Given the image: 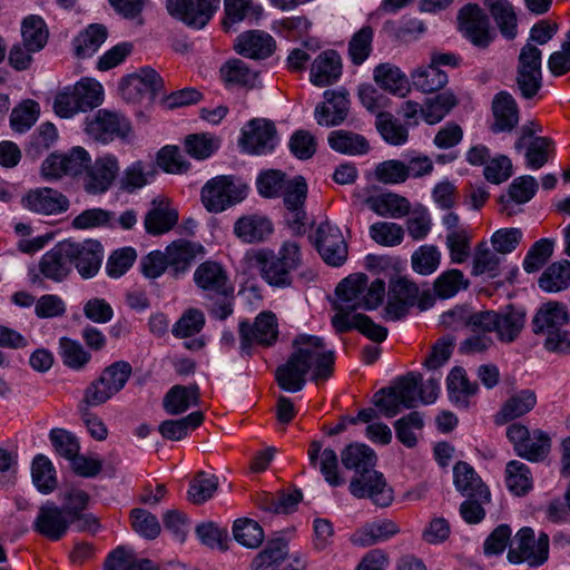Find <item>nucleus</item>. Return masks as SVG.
I'll list each match as a JSON object with an SVG mask.
<instances>
[{"label": "nucleus", "mask_w": 570, "mask_h": 570, "mask_svg": "<svg viewBox=\"0 0 570 570\" xmlns=\"http://www.w3.org/2000/svg\"><path fill=\"white\" fill-rule=\"evenodd\" d=\"M334 361V352L326 348L323 338L301 334L293 341V352L286 363L276 368V382L285 391L298 392L304 387L308 372L315 382L327 380L333 373Z\"/></svg>", "instance_id": "f257e3e1"}, {"label": "nucleus", "mask_w": 570, "mask_h": 570, "mask_svg": "<svg viewBox=\"0 0 570 570\" xmlns=\"http://www.w3.org/2000/svg\"><path fill=\"white\" fill-rule=\"evenodd\" d=\"M335 292L337 296L334 303L335 309L344 312L373 309L383 301L385 283L382 279H375L368 286L365 274H352L337 285Z\"/></svg>", "instance_id": "f03ea898"}, {"label": "nucleus", "mask_w": 570, "mask_h": 570, "mask_svg": "<svg viewBox=\"0 0 570 570\" xmlns=\"http://www.w3.org/2000/svg\"><path fill=\"white\" fill-rule=\"evenodd\" d=\"M262 278L271 286L288 287L293 283L292 273L302 265L301 247L296 242L286 240L277 254L261 250L256 255Z\"/></svg>", "instance_id": "7ed1b4c3"}, {"label": "nucleus", "mask_w": 570, "mask_h": 570, "mask_svg": "<svg viewBox=\"0 0 570 570\" xmlns=\"http://www.w3.org/2000/svg\"><path fill=\"white\" fill-rule=\"evenodd\" d=\"M247 186L238 183L233 176H216L202 188L200 198L209 213H222L243 202L247 196Z\"/></svg>", "instance_id": "20e7f679"}, {"label": "nucleus", "mask_w": 570, "mask_h": 570, "mask_svg": "<svg viewBox=\"0 0 570 570\" xmlns=\"http://www.w3.org/2000/svg\"><path fill=\"white\" fill-rule=\"evenodd\" d=\"M101 95L99 83L80 81L57 94L53 110L61 118H70L98 106L101 102Z\"/></svg>", "instance_id": "39448f33"}, {"label": "nucleus", "mask_w": 570, "mask_h": 570, "mask_svg": "<svg viewBox=\"0 0 570 570\" xmlns=\"http://www.w3.org/2000/svg\"><path fill=\"white\" fill-rule=\"evenodd\" d=\"M549 535L541 532L535 539L533 529L524 527L520 529L510 547L507 558L511 563H527L538 568L549 558Z\"/></svg>", "instance_id": "423d86ee"}, {"label": "nucleus", "mask_w": 570, "mask_h": 570, "mask_svg": "<svg viewBox=\"0 0 570 570\" xmlns=\"http://www.w3.org/2000/svg\"><path fill=\"white\" fill-rule=\"evenodd\" d=\"M132 368L128 362L118 361L107 366L100 376L85 390L86 402L101 405L120 392L131 375Z\"/></svg>", "instance_id": "0eeeda50"}, {"label": "nucleus", "mask_w": 570, "mask_h": 570, "mask_svg": "<svg viewBox=\"0 0 570 570\" xmlns=\"http://www.w3.org/2000/svg\"><path fill=\"white\" fill-rule=\"evenodd\" d=\"M514 452L531 462L542 461L551 448L550 436L542 430H530L522 423H511L505 431Z\"/></svg>", "instance_id": "6e6552de"}, {"label": "nucleus", "mask_w": 570, "mask_h": 570, "mask_svg": "<svg viewBox=\"0 0 570 570\" xmlns=\"http://www.w3.org/2000/svg\"><path fill=\"white\" fill-rule=\"evenodd\" d=\"M517 85L525 99L533 98L541 88V50L531 42L525 43L520 50Z\"/></svg>", "instance_id": "1a4fd4ad"}, {"label": "nucleus", "mask_w": 570, "mask_h": 570, "mask_svg": "<svg viewBox=\"0 0 570 570\" xmlns=\"http://www.w3.org/2000/svg\"><path fill=\"white\" fill-rule=\"evenodd\" d=\"M348 490L357 499H370L375 505L385 508L393 501V490L384 475L375 469L354 474Z\"/></svg>", "instance_id": "9d476101"}, {"label": "nucleus", "mask_w": 570, "mask_h": 570, "mask_svg": "<svg viewBox=\"0 0 570 570\" xmlns=\"http://www.w3.org/2000/svg\"><path fill=\"white\" fill-rule=\"evenodd\" d=\"M313 243L322 259L331 266H341L348 254L347 244L341 229L328 220L322 222L314 235Z\"/></svg>", "instance_id": "9b49d317"}, {"label": "nucleus", "mask_w": 570, "mask_h": 570, "mask_svg": "<svg viewBox=\"0 0 570 570\" xmlns=\"http://www.w3.org/2000/svg\"><path fill=\"white\" fill-rule=\"evenodd\" d=\"M277 140L274 122L264 118H255L243 127L239 146L248 154L266 155L274 150Z\"/></svg>", "instance_id": "f8f14e48"}, {"label": "nucleus", "mask_w": 570, "mask_h": 570, "mask_svg": "<svg viewBox=\"0 0 570 570\" xmlns=\"http://www.w3.org/2000/svg\"><path fill=\"white\" fill-rule=\"evenodd\" d=\"M459 27L464 37L475 47L484 49L493 40L489 17L474 3L464 6L458 14Z\"/></svg>", "instance_id": "ddd939ff"}, {"label": "nucleus", "mask_w": 570, "mask_h": 570, "mask_svg": "<svg viewBox=\"0 0 570 570\" xmlns=\"http://www.w3.org/2000/svg\"><path fill=\"white\" fill-rule=\"evenodd\" d=\"M194 282L209 298H226L234 293L227 271L214 261H206L197 266L194 272Z\"/></svg>", "instance_id": "4468645a"}, {"label": "nucleus", "mask_w": 570, "mask_h": 570, "mask_svg": "<svg viewBox=\"0 0 570 570\" xmlns=\"http://www.w3.org/2000/svg\"><path fill=\"white\" fill-rule=\"evenodd\" d=\"M164 88L160 76L151 68H142L138 72L124 78L119 85L121 96L128 101L153 100Z\"/></svg>", "instance_id": "2eb2a0df"}, {"label": "nucleus", "mask_w": 570, "mask_h": 570, "mask_svg": "<svg viewBox=\"0 0 570 570\" xmlns=\"http://www.w3.org/2000/svg\"><path fill=\"white\" fill-rule=\"evenodd\" d=\"M86 131L95 140L108 142L115 138L127 139L131 132V126L119 114L100 109L92 119L87 121Z\"/></svg>", "instance_id": "dca6fc26"}, {"label": "nucleus", "mask_w": 570, "mask_h": 570, "mask_svg": "<svg viewBox=\"0 0 570 570\" xmlns=\"http://www.w3.org/2000/svg\"><path fill=\"white\" fill-rule=\"evenodd\" d=\"M70 525L71 519L63 508L50 501L39 508L38 514L32 523L33 530L50 541L62 539Z\"/></svg>", "instance_id": "f3484780"}, {"label": "nucleus", "mask_w": 570, "mask_h": 570, "mask_svg": "<svg viewBox=\"0 0 570 570\" xmlns=\"http://www.w3.org/2000/svg\"><path fill=\"white\" fill-rule=\"evenodd\" d=\"M348 96V91L344 88L324 91V101L315 107L316 122L323 127H336L343 124L350 114Z\"/></svg>", "instance_id": "a211bd4d"}, {"label": "nucleus", "mask_w": 570, "mask_h": 570, "mask_svg": "<svg viewBox=\"0 0 570 570\" xmlns=\"http://www.w3.org/2000/svg\"><path fill=\"white\" fill-rule=\"evenodd\" d=\"M219 0H167L168 12L186 24L203 28L217 9Z\"/></svg>", "instance_id": "6ab92c4d"}, {"label": "nucleus", "mask_w": 570, "mask_h": 570, "mask_svg": "<svg viewBox=\"0 0 570 570\" xmlns=\"http://www.w3.org/2000/svg\"><path fill=\"white\" fill-rule=\"evenodd\" d=\"M119 171L116 157L107 155L99 157L86 167L82 179L83 189L91 195L106 193L112 185Z\"/></svg>", "instance_id": "aec40b11"}, {"label": "nucleus", "mask_w": 570, "mask_h": 570, "mask_svg": "<svg viewBox=\"0 0 570 570\" xmlns=\"http://www.w3.org/2000/svg\"><path fill=\"white\" fill-rule=\"evenodd\" d=\"M71 257L70 242H60L42 255L39 272L45 278L60 283L72 273Z\"/></svg>", "instance_id": "412c9836"}, {"label": "nucleus", "mask_w": 570, "mask_h": 570, "mask_svg": "<svg viewBox=\"0 0 570 570\" xmlns=\"http://www.w3.org/2000/svg\"><path fill=\"white\" fill-rule=\"evenodd\" d=\"M239 334L243 350L247 348L252 343L271 346L278 336L276 316L271 312H263L255 318L253 325L242 322L239 324Z\"/></svg>", "instance_id": "4be33fe9"}, {"label": "nucleus", "mask_w": 570, "mask_h": 570, "mask_svg": "<svg viewBox=\"0 0 570 570\" xmlns=\"http://www.w3.org/2000/svg\"><path fill=\"white\" fill-rule=\"evenodd\" d=\"M27 209L41 215H57L68 210V198L57 189L49 187L31 189L22 198Z\"/></svg>", "instance_id": "5701e85b"}, {"label": "nucleus", "mask_w": 570, "mask_h": 570, "mask_svg": "<svg viewBox=\"0 0 570 570\" xmlns=\"http://www.w3.org/2000/svg\"><path fill=\"white\" fill-rule=\"evenodd\" d=\"M72 268L76 267L82 278L94 277L102 262V248L96 240L70 242Z\"/></svg>", "instance_id": "b1692460"}, {"label": "nucleus", "mask_w": 570, "mask_h": 570, "mask_svg": "<svg viewBox=\"0 0 570 570\" xmlns=\"http://www.w3.org/2000/svg\"><path fill=\"white\" fill-rule=\"evenodd\" d=\"M178 222V212L166 197L151 202V207L145 216V228L148 234L161 235L174 228Z\"/></svg>", "instance_id": "393cba45"}, {"label": "nucleus", "mask_w": 570, "mask_h": 570, "mask_svg": "<svg viewBox=\"0 0 570 570\" xmlns=\"http://www.w3.org/2000/svg\"><path fill=\"white\" fill-rule=\"evenodd\" d=\"M273 230L272 220L266 215L258 213L243 215L234 224L235 236L247 244L265 240Z\"/></svg>", "instance_id": "a878e982"}, {"label": "nucleus", "mask_w": 570, "mask_h": 570, "mask_svg": "<svg viewBox=\"0 0 570 570\" xmlns=\"http://www.w3.org/2000/svg\"><path fill=\"white\" fill-rule=\"evenodd\" d=\"M569 318L567 306L560 302H548L535 313L532 320L534 334L550 337L567 324Z\"/></svg>", "instance_id": "bb28decb"}, {"label": "nucleus", "mask_w": 570, "mask_h": 570, "mask_svg": "<svg viewBox=\"0 0 570 570\" xmlns=\"http://www.w3.org/2000/svg\"><path fill=\"white\" fill-rule=\"evenodd\" d=\"M342 76V60L334 50L321 52L312 62L309 80L316 87L335 83Z\"/></svg>", "instance_id": "cd10ccee"}, {"label": "nucleus", "mask_w": 570, "mask_h": 570, "mask_svg": "<svg viewBox=\"0 0 570 570\" xmlns=\"http://www.w3.org/2000/svg\"><path fill=\"white\" fill-rule=\"evenodd\" d=\"M276 48L274 38L262 30H250L240 33L235 43V50L252 59H265L269 57Z\"/></svg>", "instance_id": "c85d7f7f"}, {"label": "nucleus", "mask_w": 570, "mask_h": 570, "mask_svg": "<svg viewBox=\"0 0 570 570\" xmlns=\"http://www.w3.org/2000/svg\"><path fill=\"white\" fill-rule=\"evenodd\" d=\"M309 464L318 469L325 481L332 487H340L344 483L338 474V459L334 450L327 448L322 450L320 441H312L307 451Z\"/></svg>", "instance_id": "c756f323"}, {"label": "nucleus", "mask_w": 570, "mask_h": 570, "mask_svg": "<svg viewBox=\"0 0 570 570\" xmlns=\"http://www.w3.org/2000/svg\"><path fill=\"white\" fill-rule=\"evenodd\" d=\"M203 247L185 239H178L169 244L165 249L168 268L175 277L184 274L191 265Z\"/></svg>", "instance_id": "7c9ffc66"}, {"label": "nucleus", "mask_w": 570, "mask_h": 570, "mask_svg": "<svg viewBox=\"0 0 570 570\" xmlns=\"http://www.w3.org/2000/svg\"><path fill=\"white\" fill-rule=\"evenodd\" d=\"M453 475L455 488L463 495L490 501V491L470 464L458 462L453 468Z\"/></svg>", "instance_id": "2f4dec72"}, {"label": "nucleus", "mask_w": 570, "mask_h": 570, "mask_svg": "<svg viewBox=\"0 0 570 570\" xmlns=\"http://www.w3.org/2000/svg\"><path fill=\"white\" fill-rule=\"evenodd\" d=\"M364 204L382 217L402 218L410 213V202L394 193H382L365 198Z\"/></svg>", "instance_id": "473e14b6"}, {"label": "nucleus", "mask_w": 570, "mask_h": 570, "mask_svg": "<svg viewBox=\"0 0 570 570\" xmlns=\"http://www.w3.org/2000/svg\"><path fill=\"white\" fill-rule=\"evenodd\" d=\"M537 394L532 390H522L510 396L501 406L494 416V422L499 425L521 417L532 411L537 405Z\"/></svg>", "instance_id": "72a5a7b5"}, {"label": "nucleus", "mask_w": 570, "mask_h": 570, "mask_svg": "<svg viewBox=\"0 0 570 570\" xmlns=\"http://www.w3.org/2000/svg\"><path fill=\"white\" fill-rule=\"evenodd\" d=\"M494 132L511 131L519 122V110L513 97L507 92H499L492 102Z\"/></svg>", "instance_id": "f704fd0d"}, {"label": "nucleus", "mask_w": 570, "mask_h": 570, "mask_svg": "<svg viewBox=\"0 0 570 570\" xmlns=\"http://www.w3.org/2000/svg\"><path fill=\"white\" fill-rule=\"evenodd\" d=\"M495 325L493 331L502 343H512L520 335L524 327L525 314L513 307H508L501 313L495 312Z\"/></svg>", "instance_id": "c9c22d12"}, {"label": "nucleus", "mask_w": 570, "mask_h": 570, "mask_svg": "<svg viewBox=\"0 0 570 570\" xmlns=\"http://www.w3.org/2000/svg\"><path fill=\"white\" fill-rule=\"evenodd\" d=\"M501 35L512 40L517 37V13L509 0H483Z\"/></svg>", "instance_id": "e433bc0d"}, {"label": "nucleus", "mask_w": 570, "mask_h": 570, "mask_svg": "<svg viewBox=\"0 0 570 570\" xmlns=\"http://www.w3.org/2000/svg\"><path fill=\"white\" fill-rule=\"evenodd\" d=\"M199 403V387L196 384L173 386L164 397L163 405L170 415L186 412L190 405Z\"/></svg>", "instance_id": "4c0bfd02"}, {"label": "nucleus", "mask_w": 570, "mask_h": 570, "mask_svg": "<svg viewBox=\"0 0 570 570\" xmlns=\"http://www.w3.org/2000/svg\"><path fill=\"white\" fill-rule=\"evenodd\" d=\"M373 77L376 85L393 95L404 97L410 91L407 77L394 65L376 66Z\"/></svg>", "instance_id": "58836bf2"}, {"label": "nucleus", "mask_w": 570, "mask_h": 570, "mask_svg": "<svg viewBox=\"0 0 570 570\" xmlns=\"http://www.w3.org/2000/svg\"><path fill=\"white\" fill-rule=\"evenodd\" d=\"M458 102L459 100L453 92L444 91L424 100L421 116L429 125L439 124L450 114Z\"/></svg>", "instance_id": "ea45409f"}, {"label": "nucleus", "mask_w": 570, "mask_h": 570, "mask_svg": "<svg viewBox=\"0 0 570 570\" xmlns=\"http://www.w3.org/2000/svg\"><path fill=\"white\" fill-rule=\"evenodd\" d=\"M328 145L337 153L346 155H365L370 150L366 138L348 130H334L328 135Z\"/></svg>", "instance_id": "a19ab883"}, {"label": "nucleus", "mask_w": 570, "mask_h": 570, "mask_svg": "<svg viewBox=\"0 0 570 570\" xmlns=\"http://www.w3.org/2000/svg\"><path fill=\"white\" fill-rule=\"evenodd\" d=\"M104 570H158L149 559L137 558L131 550L118 547L105 560Z\"/></svg>", "instance_id": "79ce46f5"}, {"label": "nucleus", "mask_w": 570, "mask_h": 570, "mask_svg": "<svg viewBox=\"0 0 570 570\" xmlns=\"http://www.w3.org/2000/svg\"><path fill=\"white\" fill-rule=\"evenodd\" d=\"M343 465L353 470L354 474L374 469L376 455L374 451L365 444H351L341 454Z\"/></svg>", "instance_id": "37998d69"}, {"label": "nucleus", "mask_w": 570, "mask_h": 570, "mask_svg": "<svg viewBox=\"0 0 570 570\" xmlns=\"http://www.w3.org/2000/svg\"><path fill=\"white\" fill-rule=\"evenodd\" d=\"M446 383L451 401L463 407L468 406V399L478 391V384L469 381L462 367L452 368L448 375Z\"/></svg>", "instance_id": "c03bdc74"}, {"label": "nucleus", "mask_w": 570, "mask_h": 570, "mask_svg": "<svg viewBox=\"0 0 570 570\" xmlns=\"http://www.w3.org/2000/svg\"><path fill=\"white\" fill-rule=\"evenodd\" d=\"M538 189V183L532 176H522L515 178L509 187L508 199L502 198V210L508 216L515 214L512 203L524 204L528 203L535 194Z\"/></svg>", "instance_id": "a18cd8bd"}, {"label": "nucleus", "mask_w": 570, "mask_h": 570, "mask_svg": "<svg viewBox=\"0 0 570 570\" xmlns=\"http://www.w3.org/2000/svg\"><path fill=\"white\" fill-rule=\"evenodd\" d=\"M21 35L27 50L37 52L46 46L49 32L42 18L29 16L22 21Z\"/></svg>", "instance_id": "49530a36"}, {"label": "nucleus", "mask_w": 570, "mask_h": 570, "mask_svg": "<svg viewBox=\"0 0 570 570\" xmlns=\"http://www.w3.org/2000/svg\"><path fill=\"white\" fill-rule=\"evenodd\" d=\"M539 287L556 293L570 286V262L563 261L549 265L539 277Z\"/></svg>", "instance_id": "de8ad7c7"}, {"label": "nucleus", "mask_w": 570, "mask_h": 570, "mask_svg": "<svg viewBox=\"0 0 570 570\" xmlns=\"http://www.w3.org/2000/svg\"><path fill=\"white\" fill-rule=\"evenodd\" d=\"M288 556L287 541L277 538L267 542L252 561L250 570H271L283 562Z\"/></svg>", "instance_id": "09e8293b"}, {"label": "nucleus", "mask_w": 570, "mask_h": 570, "mask_svg": "<svg viewBox=\"0 0 570 570\" xmlns=\"http://www.w3.org/2000/svg\"><path fill=\"white\" fill-rule=\"evenodd\" d=\"M32 481L36 488L43 494H49L57 489L58 480L52 462L42 454H38L31 466Z\"/></svg>", "instance_id": "8fccbe9b"}, {"label": "nucleus", "mask_w": 570, "mask_h": 570, "mask_svg": "<svg viewBox=\"0 0 570 570\" xmlns=\"http://www.w3.org/2000/svg\"><path fill=\"white\" fill-rule=\"evenodd\" d=\"M204 422V414L200 411L190 413L179 420H166L159 425V433L170 441H180L187 436L189 430H195Z\"/></svg>", "instance_id": "3c124183"}, {"label": "nucleus", "mask_w": 570, "mask_h": 570, "mask_svg": "<svg viewBox=\"0 0 570 570\" xmlns=\"http://www.w3.org/2000/svg\"><path fill=\"white\" fill-rule=\"evenodd\" d=\"M107 38V29L102 24H90L73 40L75 53L79 58L92 56Z\"/></svg>", "instance_id": "603ef678"}, {"label": "nucleus", "mask_w": 570, "mask_h": 570, "mask_svg": "<svg viewBox=\"0 0 570 570\" xmlns=\"http://www.w3.org/2000/svg\"><path fill=\"white\" fill-rule=\"evenodd\" d=\"M411 79L413 86L425 94L439 91L448 83V75L435 66L419 67Z\"/></svg>", "instance_id": "864d4df0"}, {"label": "nucleus", "mask_w": 570, "mask_h": 570, "mask_svg": "<svg viewBox=\"0 0 570 570\" xmlns=\"http://www.w3.org/2000/svg\"><path fill=\"white\" fill-rule=\"evenodd\" d=\"M505 482L508 489L514 494H525L532 487V478L529 466L518 460L508 462L505 468Z\"/></svg>", "instance_id": "5fc2aeb1"}, {"label": "nucleus", "mask_w": 570, "mask_h": 570, "mask_svg": "<svg viewBox=\"0 0 570 570\" xmlns=\"http://www.w3.org/2000/svg\"><path fill=\"white\" fill-rule=\"evenodd\" d=\"M487 243H480L475 247L472 274L476 276L487 274L492 278L498 276L501 264V257Z\"/></svg>", "instance_id": "6e6d98bb"}, {"label": "nucleus", "mask_w": 570, "mask_h": 570, "mask_svg": "<svg viewBox=\"0 0 570 570\" xmlns=\"http://www.w3.org/2000/svg\"><path fill=\"white\" fill-rule=\"evenodd\" d=\"M470 282L460 269L443 272L434 282V292L441 298H450L462 289H466Z\"/></svg>", "instance_id": "4d7b16f0"}, {"label": "nucleus", "mask_w": 570, "mask_h": 570, "mask_svg": "<svg viewBox=\"0 0 570 570\" xmlns=\"http://www.w3.org/2000/svg\"><path fill=\"white\" fill-rule=\"evenodd\" d=\"M220 75L226 83L236 86H252L257 77V73L240 59H233L223 65Z\"/></svg>", "instance_id": "13d9d810"}, {"label": "nucleus", "mask_w": 570, "mask_h": 570, "mask_svg": "<svg viewBox=\"0 0 570 570\" xmlns=\"http://www.w3.org/2000/svg\"><path fill=\"white\" fill-rule=\"evenodd\" d=\"M374 31L370 26H364L355 32L348 43V56L355 66H361L372 52Z\"/></svg>", "instance_id": "bf43d9fd"}, {"label": "nucleus", "mask_w": 570, "mask_h": 570, "mask_svg": "<svg viewBox=\"0 0 570 570\" xmlns=\"http://www.w3.org/2000/svg\"><path fill=\"white\" fill-rule=\"evenodd\" d=\"M554 155V144L548 137H534L528 145L525 153L527 166L531 169L543 167Z\"/></svg>", "instance_id": "052dcab7"}, {"label": "nucleus", "mask_w": 570, "mask_h": 570, "mask_svg": "<svg viewBox=\"0 0 570 570\" xmlns=\"http://www.w3.org/2000/svg\"><path fill=\"white\" fill-rule=\"evenodd\" d=\"M234 538L237 542L247 548H257L264 540L262 527L250 519H238L233 527Z\"/></svg>", "instance_id": "680f3d73"}, {"label": "nucleus", "mask_w": 570, "mask_h": 570, "mask_svg": "<svg viewBox=\"0 0 570 570\" xmlns=\"http://www.w3.org/2000/svg\"><path fill=\"white\" fill-rule=\"evenodd\" d=\"M155 173L156 169L151 163L135 161L124 173L122 187L128 191L141 188L149 183Z\"/></svg>", "instance_id": "e2e57ef3"}, {"label": "nucleus", "mask_w": 570, "mask_h": 570, "mask_svg": "<svg viewBox=\"0 0 570 570\" xmlns=\"http://www.w3.org/2000/svg\"><path fill=\"white\" fill-rule=\"evenodd\" d=\"M421 380V374L409 373L397 379L392 385L404 409H413L416 405Z\"/></svg>", "instance_id": "0e129e2a"}, {"label": "nucleus", "mask_w": 570, "mask_h": 570, "mask_svg": "<svg viewBox=\"0 0 570 570\" xmlns=\"http://www.w3.org/2000/svg\"><path fill=\"white\" fill-rule=\"evenodd\" d=\"M553 240L541 238L528 250L523 259V269L527 273H535L541 269L553 253Z\"/></svg>", "instance_id": "69168bd1"}, {"label": "nucleus", "mask_w": 570, "mask_h": 570, "mask_svg": "<svg viewBox=\"0 0 570 570\" xmlns=\"http://www.w3.org/2000/svg\"><path fill=\"white\" fill-rule=\"evenodd\" d=\"M218 487V480L215 475L205 473L204 471L198 472L188 490V499L194 504H202L213 497Z\"/></svg>", "instance_id": "338daca9"}, {"label": "nucleus", "mask_w": 570, "mask_h": 570, "mask_svg": "<svg viewBox=\"0 0 570 570\" xmlns=\"http://www.w3.org/2000/svg\"><path fill=\"white\" fill-rule=\"evenodd\" d=\"M370 236L379 245L393 247L402 243L404 230L396 223L377 222L370 226Z\"/></svg>", "instance_id": "774afa93"}]
</instances>
